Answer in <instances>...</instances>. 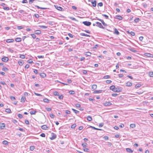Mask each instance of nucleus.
Listing matches in <instances>:
<instances>
[{"mask_svg": "<svg viewBox=\"0 0 153 153\" xmlns=\"http://www.w3.org/2000/svg\"><path fill=\"white\" fill-rule=\"evenodd\" d=\"M82 23L85 25L87 26H89L91 24V23L89 22L84 21L82 22Z\"/></svg>", "mask_w": 153, "mask_h": 153, "instance_id": "1", "label": "nucleus"}, {"mask_svg": "<svg viewBox=\"0 0 153 153\" xmlns=\"http://www.w3.org/2000/svg\"><path fill=\"white\" fill-rule=\"evenodd\" d=\"M96 24H97L96 26L97 27L101 28H104V27L100 23L98 22H96Z\"/></svg>", "mask_w": 153, "mask_h": 153, "instance_id": "2", "label": "nucleus"}, {"mask_svg": "<svg viewBox=\"0 0 153 153\" xmlns=\"http://www.w3.org/2000/svg\"><path fill=\"white\" fill-rule=\"evenodd\" d=\"M56 137V134L53 133H52V137H50V139L51 140H53L55 139Z\"/></svg>", "mask_w": 153, "mask_h": 153, "instance_id": "3", "label": "nucleus"}, {"mask_svg": "<svg viewBox=\"0 0 153 153\" xmlns=\"http://www.w3.org/2000/svg\"><path fill=\"white\" fill-rule=\"evenodd\" d=\"M144 55L149 57H153V55L150 53H145Z\"/></svg>", "mask_w": 153, "mask_h": 153, "instance_id": "4", "label": "nucleus"}, {"mask_svg": "<svg viewBox=\"0 0 153 153\" xmlns=\"http://www.w3.org/2000/svg\"><path fill=\"white\" fill-rule=\"evenodd\" d=\"M103 105L105 106H108L110 105H112V103L111 102H106L103 103Z\"/></svg>", "mask_w": 153, "mask_h": 153, "instance_id": "5", "label": "nucleus"}, {"mask_svg": "<svg viewBox=\"0 0 153 153\" xmlns=\"http://www.w3.org/2000/svg\"><path fill=\"white\" fill-rule=\"evenodd\" d=\"M96 18L97 20L100 21L104 26H106L107 25L105 23V22H104L103 20L99 18H98L97 17H96Z\"/></svg>", "mask_w": 153, "mask_h": 153, "instance_id": "6", "label": "nucleus"}, {"mask_svg": "<svg viewBox=\"0 0 153 153\" xmlns=\"http://www.w3.org/2000/svg\"><path fill=\"white\" fill-rule=\"evenodd\" d=\"M1 60L3 62H7L9 60V59L7 57H5L2 58L1 59Z\"/></svg>", "mask_w": 153, "mask_h": 153, "instance_id": "7", "label": "nucleus"}, {"mask_svg": "<svg viewBox=\"0 0 153 153\" xmlns=\"http://www.w3.org/2000/svg\"><path fill=\"white\" fill-rule=\"evenodd\" d=\"M55 7L57 9L61 11H63L64 10V9L61 7H60L57 5H56V6H55Z\"/></svg>", "mask_w": 153, "mask_h": 153, "instance_id": "8", "label": "nucleus"}, {"mask_svg": "<svg viewBox=\"0 0 153 153\" xmlns=\"http://www.w3.org/2000/svg\"><path fill=\"white\" fill-rule=\"evenodd\" d=\"M5 126V124L4 123H0V128L1 129H3L4 128Z\"/></svg>", "mask_w": 153, "mask_h": 153, "instance_id": "9", "label": "nucleus"}, {"mask_svg": "<svg viewBox=\"0 0 153 153\" xmlns=\"http://www.w3.org/2000/svg\"><path fill=\"white\" fill-rule=\"evenodd\" d=\"M121 89L119 88H115L114 90V92H119L121 91Z\"/></svg>", "mask_w": 153, "mask_h": 153, "instance_id": "10", "label": "nucleus"}, {"mask_svg": "<svg viewBox=\"0 0 153 153\" xmlns=\"http://www.w3.org/2000/svg\"><path fill=\"white\" fill-rule=\"evenodd\" d=\"M14 41V40L13 39H8L6 40V42L7 43L13 42Z\"/></svg>", "mask_w": 153, "mask_h": 153, "instance_id": "11", "label": "nucleus"}, {"mask_svg": "<svg viewBox=\"0 0 153 153\" xmlns=\"http://www.w3.org/2000/svg\"><path fill=\"white\" fill-rule=\"evenodd\" d=\"M115 18L116 19H117L120 20H122L123 19V17L119 15H116V16Z\"/></svg>", "mask_w": 153, "mask_h": 153, "instance_id": "12", "label": "nucleus"}, {"mask_svg": "<svg viewBox=\"0 0 153 153\" xmlns=\"http://www.w3.org/2000/svg\"><path fill=\"white\" fill-rule=\"evenodd\" d=\"M91 4H92V5L94 7H95L96 6V1L95 0L94 1H91Z\"/></svg>", "mask_w": 153, "mask_h": 153, "instance_id": "13", "label": "nucleus"}, {"mask_svg": "<svg viewBox=\"0 0 153 153\" xmlns=\"http://www.w3.org/2000/svg\"><path fill=\"white\" fill-rule=\"evenodd\" d=\"M132 84V82H128L126 83V85L127 86L129 87L131 86Z\"/></svg>", "mask_w": 153, "mask_h": 153, "instance_id": "14", "label": "nucleus"}, {"mask_svg": "<svg viewBox=\"0 0 153 153\" xmlns=\"http://www.w3.org/2000/svg\"><path fill=\"white\" fill-rule=\"evenodd\" d=\"M40 76L43 78H44L46 76V74L45 73H42L40 74Z\"/></svg>", "mask_w": 153, "mask_h": 153, "instance_id": "15", "label": "nucleus"}, {"mask_svg": "<svg viewBox=\"0 0 153 153\" xmlns=\"http://www.w3.org/2000/svg\"><path fill=\"white\" fill-rule=\"evenodd\" d=\"M80 35L82 36H85L87 37H90V36L89 35H88L84 33H80Z\"/></svg>", "mask_w": 153, "mask_h": 153, "instance_id": "16", "label": "nucleus"}, {"mask_svg": "<svg viewBox=\"0 0 153 153\" xmlns=\"http://www.w3.org/2000/svg\"><path fill=\"white\" fill-rule=\"evenodd\" d=\"M20 66H22L23 64V62L22 60H21L18 62Z\"/></svg>", "mask_w": 153, "mask_h": 153, "instance_id": "17", "label": "nucleus"}, {"mask_svg": "<svg viewBox=\"0 0 153 153\" xmlns=\"http://www.w3.org/2000/svg\"><path fill=\"white\" fill-rule=\"evenodd\" d=\"M102 90H96L94 91V92H93L94 94H97L98 93H102Z\"/></svg>", "mask_w": 153, "mask_h": 153, "instance_id": "18", "label": "nucleus"}, {"mask_svg": "<svg viewBox=\"0 0 153 153\" xmlns=\"http://www.w3.org/2000/svg\"><path fill=\"white\" fill-rule=\"evenodd\" d=\"M48 127L46 125H43L41 126V128L43 130H46Z\"/></svg>", "mask_w": 153, "mask_h": 153, "instance_id": "19", "label": "nucleus"}, {"mask_svg": "<svg viewBox=\"0 0 153 153\" xmlns=\"http://www.w3.org/2000/svg\"><path fill=\"white\" fill-rule=\"evenodd\" d=\"M114 33L115 34H116L117 35H118L119 34V32L117 30V29L116 28H114Z\"/></svg>", "mask_w": 153, "mask_h": 153, "instance_id": "20", "label": "nucleus"}, {"mask_svg": "<svg viewBox=\"0 0 153 153\" xmlns=\"http://www.w3.org/2000/svg\"><path fill=\"white\" fill-rule=\"evenodd\" d=\"M15 41L17 42H19L21 41V39L20 38H16L15 39Z\"/></svg>", "mask_w": 153, "mask_h": 153, "instance_id": "21", "label": "nucleus"}, {"mask_svg": "<svg viewBox=\"0 0 153 153\" xmlns=\"http://www.w3.org/2000/svg\"><path fill=\"white\" fill-rule=\"evenodd\" d=\"M87 120L89 121H91L92 120V117L90 116H88L87 117Z\"/></svg>", "mask_w": 153, "mask_h": 153, "instance_id": "22", "label": "nucleus"}, {"mask_svg": "<svg viewBox=\"0 0 153 153\" xmlns=\"http://www.w3.org/2000/svg\"><path fill=\"white\" fill-rule=\"evenodd\" d=\"M41 33V31L39 30H36L35 32V33L36 34H39Z\"/></svg>", "mask_w": 153, "mask_h": 153, "instance_id": "23", "label": "nucleus"}, {"mask_svg": "<svg viewBox=\"0 0 153 153\" xmlns=\"http://www.w3.org/2000/svg\"><path fill=\"white\" fill-rule=\"evenodd\" d=\"M115 88V86L112 85L110 87V90L113 91H114V90Z\"/></svg>", "mask_w": 153, "mask_h": 153, "instance_id": "24", "label": "nucleus"}, {"mask_svg": "<svg viewBox=\"0 0 153 153\" xmlns=\"http://www.w3.org/2000/svg\"><path fill=\"white\" fill-rule=\"evenodd\" d=\"M97 85H96L94 84L92 85V88L94 90H95L97 88Z\"/></svg>", "mask_w": 153, "mask_h": 153, "instance_id": "25", "label": "nucleus"}, {"mask_svg": "<svg viewBox=\"0 0 153 153\" xmlns=\"http://www.w3.org/2000/svg\"><path fill=\"white\" fill-rule=\"evenodd\" d=\"M126 151L127 152H133V151H132L131 149L128 148L126 149Z\"/></svg>", "mask_w": 153, "mask_h": 153, "instance_id": "26", "label": "nucleus"}, {"mask_svg": "<svg viewBox=\"0 0 153 153\" xmlns=\"http://www.w3.org/2000/svg\"><path fill=\"white\" fill-rule=\"evenodd\" d=\"M91 53L89 52H86L85 54V55L86 56H90L91 55Z\"/></svg>", "mask_w": 153, "mask_h": 153, "instance_id": "27", "label": "nucleus"}, {"mask_svg": "<svg viewBox=\"0 0 153 153\" xmlns=\"http://www.w3.org/2000/svg\"><path fill=\"white\" fill-rule=\"evenodd\" d=\"M5 111L8 113H10L11 112V110L10 108H7L5 110Z\"/></svg>", "mask_w": 153, "mask_h": 153, "instance_id": "28", "label": "nucleus"}, {"mask_svg": "<svg viewBox=\"0 0 153 153\" xmlns=\"http://www.w3.org/2000/svg\"><path fill=\"white\" fill-rule=\"evenodd\" d=\"M21 101L24 102L26 100V98L25 97H22L21 99Z\"/></svg>", "mask_w": 153, "mask_h": 153, "instance_id": "29", "label": "nucleus"}, {"mask_svg": "<svg viewBox=\"0 0 153 153\" xmlns=\"http://www.w3.org/2000/svg\"><path fill=\"white\" fill-rule=\"evenodd\" d=\"M3 144L4 145H8V142L6 140H4L2 142Z\"/></svg>", "mask_w": 153, "mask_h": 153, "instance_id": "30", "label": "nucleus"}, {"mask_svg": "<svg viewBox=\"0 0 153 153\" xmlns=\"http://www.w3.org/2000/svg\"><path fill=\"white\" fill-rule=\"evenodd\" d=\"M36 112V111H31L30 112V113L31 115L35 114Z\"/></svg>", "mask_w": 153, "mask_h": 153, "instance_id": "31", "label": "nucleus"}, {"mask_svg": "<svg viewBox=\"0 0 153 153\" xmlns=\"http://www.w3.org/2000/svg\"><path fill=\"white\" fill-rule=\"evenodd\" d=\"M43 101L47 103H48L49 102V100L47 98H45L43 99Z\"/></svg>", "mask_w": 153, "mask_h": 153, "instance_id": "32", "label": "nucleus"}, {"mask_svg": "<svg viewBox=\"0 0 153 153\" xmlns=\"http://www.w3.org/2000/svg\"><path fill=\"white\" fill-rule=\"evenodd\" d=\"M130 126V127L132 128H134L136 126L134 124H131Z\"/></svg>", "mask_w": 153, "mask_h": 153, "instance_id": "33", "label": "nucleus"}, {"mask_svg": "<svg viewBox=\"0 0 153 153\" xmlns=\"http://www.w3.org/2000/svg\"><path fill=\"white\" fill-rule=\"evenodd\" d=\"M53 94L55 96H59V93L57 91H54L53 92Z\"/></svg>", "mask_w": 153, "mask_h": 153, "instance_id": "34", "label": "nucleus"}, {"mask_svg": "<svg viewBox=\"0 0 153 153\" xmlns=\"http://www.w3.org/2000/svg\"><path fill=\"white\" fill-rule=\"evenodd\" d=\"M141 86V85L140 84H137L135 86V88H138L140 87Z\"/></svg>", "mask_w": 153, "mask_h": 153, "instance_id": "35", "label": "nucleus"}, {"mask_svg": "<svg viewBox=\"0 0 153 153\" xmlns=\"http://www.w3.org/2000/svg\"><path fill=\"white\" fill-rule=\"evenodd\" d=\"M39 27H40L41 28L43 29H46L48 27L44 25H40L39 26Z\"/></svg>", "mask_w": 153, "mask_h": 153, "instance_id": "36", "label": "nucleus"}, {"mask_svg": "<svg viewBox=\"0 0 153 153\" xmlns=\"http://www.w3.org/2000/svg\"><path fill=\"white\" fill-rule=\"evenodd\" d=\"M149 74L150 77H153V72H149Z\"/></svg>", "mask_w": 153, "mask_h": 153, "instance_id": "37", "label": "nucleus"}, {"mask_svg": "<svg viewBox=\"0 0 153 153\" xmlns=\"http://www.w3.org/2000/svg\"><path fill=\"white\" fill-rule=\"evenodd\" d=\"M110 76L109 75H106L103 77V79H108L110 78Z\"/></svg>", "mask_w": 153, "mask_h": 153, "instance_id": "38", "label": "nucleus"}, {"mask_svg": "<svg viewBox=\"0 0 153 153\" xmlns=\"http://www.w3.org/2000/svg\"><path fill=\"white\" fill-rule=\"evenodd\" d=\"M129 50L130 51H132V52H134V53H136V52L137 51H136V50H135L132 49L131 48H129Z\"/></svg>", "mask_w": 153, "mask_h": 153, "instance_id": "39", "label": "nucleus"}, {"mask_svg": "<svg viewBox=\"0 0 153 153\" xmlns=\"http://www.w3.org/2000/svg\"><path fill=\"white\" fill-rule=\"evenodd\" d=\"M36 7L38 9H47L46 8L41 7L38 6H36Z\"/></svg>", "mask_w": 153, "mask_h": 153, "instance_id": "40", "label": "nucleus"}, {"mask_svg": "<svg viewBox=\"0 0 153 153\" xmlns=\"http://www.w3.org/2000/svg\"><path fill=\"white\" fill-rule=\"evenodd\" d=\"M139 20L140 19L139 18H136L134 19V21L135 22L137 23L139 22Z\"/></svg>", "mask_w": 153, "mask_h": 153, "instance_id": "41", "label": "nucleus"}, {"mask_svg": "<svg viewBox=\"0 0 153 153\" xmlns=\"http://www.w3.org/2000/svg\"><path fill=\"white\" fill-rule=\"evenodd\" d=\"M35 149V147L34 146H30V149L31 151Z\"/></svg>", "mask_w": 153, "mask_h": 153, "instance_id": "42", "label": "nucleus"}, {"mask_svg": "<svg viewBox=\"0 0 153 153\" xmlns=\"http://www.w3.org/2000/svg\"><path fill=\"white\" fill-rule=\"evenodd\" d=\"M10 99H11V100H16V98H15L13 97V96H10Z\"/></svg>", "mask_w": 153, "mask_h": 153, "instance_id": "43", "label": "nucleus"}, {"mask_svg": "<svg viewBox=\"0 0 153 153\" xmlns=\"http://www.w3.org/2000/svg\"><path fill=\"white\" fill-rule=\"evenodd\" d=\"M91 127L92 128V129H95V130H102L101 129L97 128H95L94 127H93V126H91Z\"/></svg>", "mask_w": 153, "mask_h": 153, "instance_id": "44", "label": "nucleus"}, {"mask_svg": "<svg viewBox=\"0 0 153 153\" xmlns=\"http://www.w3.org/2000/svg\"><path fill=\"white\" fill-rule=\"evenodd\" d=\"M2 70L3 71H6L8 70V69L7 68L5 67L3 68Z\"/></svg>", "mask_w": 153, "mask_h": 153, "instance_id": "45", "label": "nucleus"}, {"mask_svg": "<svg viewBox=\"0 0 153 153\" xmlns=\"http://www.w3.org/2000/svg\"><path fill=\"white\" fill-rule=\"evenodd\" d=\"M63 96L62 95H59V98L60 100H62L63 98Z\"/></svg>", "mask_w": 153, "mask_h": 153, "instance_id": "46", "label": "nucleus"}, {"mask_svg": "<svg viewBox=\"0 0 153 153\" xmlns=\"http://www.w3.org/2000/svg\"><path fill=\"white\" fill-rule=\"evenodd\" d=\"M20 58L22 59H24L25 58V56L24 55H21L19 56Z\"/></svg>", "mask_w": 153, "mask_h": 153, "instance_id": "47", "label": "nucleus"}, {"mask_svg": "<svg viewBox=\"0 0 153 153\" xmlns=\"http://www.w3.org/2000/svg\"><path fill=\"white\" fill-rule=\"evenodd\" d=\"M102 16L105 17V18L106 19H108V16L107 15H105V14H102Z\"/></svg>", "mask_w": 153, "mask_h": 153, "instance_id": "48", "label": "nucleus"}, {"mask_svg": "<svg viewBox=\"0 0 153 153\" xmlns=\"http://www.w3.org/2000/svg\"><path fill=\"white\" fill-rule=\"evenodd\" d=\"M87 145V144L86 143H82V146L83 147H85L86 145Z\"/></svg>", "mask_w": 153, "mask_h": 153, "instance_id": "49", "label": "nucleus"}, {"mask_svg": "<svg viewBox=\"0 0 153 153\" xmlns=\"http://www.w3.org/2000/svg\"><path fill=\"white\" fill-rule=\"evenodd\" d=\"M98 6L102 7L103 6V3L102 2H100L98 4Z\"/></svg>", "mask_w": 153, "mask_h": 153, "instance_id": "50", "label": "nucleus"}, {"mask_svg": "<svg viewBox=\"0 0 153 153\" xmlns=\"http://www.w3.org/2000/svg\"><path fill=\"white\" fill-rule=\"evenodd\" d=\"M32 37L33 38L35 39L36 38V36L34 34H31Z\"/></svg>", "mask_w": 153, "mask_h": 153, "instance_id": "51", "label": "nucleus"}, {"mask_svg": "<svg viewBox=\"0 0 153 153\" xmlns=\"http://www.w3.org/2000/svg\"><path fill=\"white\" fill-rule=\"evenodd\" d=\"M76 126V124H74L71 125V128H74Z\"/></svg>", "mask_w": 153, "mask_h": 153, "instance_id": "52", "label": "nucleus"}, {"mask_svg": "<svg viewBox=\"0 0 153 153\" xmlns=\"http://www.w3.org/2000/svg\"><path fill=\"white\" fill-rule=\"evenodd\" d=\"M18 117L20 118H22V114H19L18 115Z\"/></svg>", "mask_w": 153, "mask_h": 153, "instance_id": "53", "label": "nucleus"}, {"mask_svg": "<svg viewBox=\"0 0 153 153\" xmlns=\"http://www.w3.org/2000/svg\"><path fill=\"white\" fill-rule=\"evenodd\" d=\"M69 93L70 94H74L75 93L74 91H69Z\"/></svg>", "mask_w": 153, "mask_h": 153, "instance_id": "54", "label": "nucleus"}, {"mask_svg": "<svg viewBox=\"0 0 153 153\" xmlns=\"http://www.w3.org/2000/svg\"><path fill=\"white\" fill-rule=\"evenodd\" d=\"M50 117L52 118H53L55 117V115L53 114H50Z\"/></svg>", "mask_w": 153, "mask_h": 153, "instance_id": "55", "label": "nucleus"}, {"mask_svg": "<svg viewBox=\"0 0 153 153\" xmlns=\"http://www.w3.org/2000/svg\"><path fill=\"white\" fill-rule=\"evenodd\" d=\"M124 125L123 123H121V124L119 125V127L121 128H123L124 127Z\"/></svg>", "mask_w": 153, "mask_h": 153, "instance_id": "56", "label": "nucleus"}, {"mask_svg": "<svg viewBox=\"0 0 153 153\" xmlns=\"http://www.w3.org/2000/svg\"><path fill=\"white\" fill-rule=\"evenodd\" d=\"M76 107L77 108H80L81 106V105L80 104H76L75 105Z\"/></svg>", "mask_w": 153, "mask_h": 153, "instance_id": "57", "label": "nucleus"}, {"mask_svg": "<svg viewBox=\"0 0 153 153\" xmlns=\"http://www.w3.org/2000/svg\"><path fill=\"white\" fill-rule=\"evenodd\" d=\"M83 150L85 152H88L89 151V149L87 148H85L84 149H83Z\"/></svg>", "mask_w": 153, "mask_h": 153, "instance_id": "58", "label": "nucleus"}, {"mask_svg": "<svg viewBox=\"0 0 153 153\" xmlns=\"http://www.w3.org/2000/svg\"><path fill=\"white\" fill-rule=\"evenodd\" d=\"M3 9L6 10H8L10 9L9 7H4L3 8Z\"/></svg>", "mask_w": 153, "mask_h": 153, "instance_id": "59", "label": "nucleus"}, {"mask_svg": "<svg viewBox=\"0 0 153 153\" xmlns=\"http://www.w3.org/2000/svg\"><path fill=\"white\" fill-rule=\"evenodd\" d=\"M104 123H101L99 124V127H101L103 126Z\"/></svg>", "mask_w": 153, "mask_h": 153, "instance_id": "60", "label": "nucleus"}, {"mask_svg": "<svg viewBox=\"0 0 153 153\" xmlns=\"http://www.w3.org/2000/svg\"><path fill=\"white\" fill-rule=\"evenodd\" d=\"M68 36L71 38H73V35L70 33H68Z\"/></svg>", "mask_w": 153, "mask_h": 153, "instance_id": "61", "label": "nucleus"}, {"mask_svg": "<svg viewBox=\"0 0 153 153\" xmlns=\"http://www.w3.org/2000/svg\"><path fill=\"white\" fill-rule=\"evenodd\" d=\"M46 109L48 111H50L51 110V108H46Z\"/></svg>", "mask_w": 153, "mask_h": 153, "instance_id": "62", "label": "nucleus"}, {"mask_svg": "<svg viewBox=\"0 0 153 153\" xmlns=\"http://www.w3.org/2000/svg\"><path fill=\"white\" fill-rule=\"evenodd\" d=\"M29 67V65L28 64H26L25 65V69H27Z\"/></svg>", "mask_w": 153, "mask_h": 153, "instance_id": "63", "label": "nucleus"}, {"mask_svg": "<svg viewBox=\"0 0 153 153\" xmlns=\"http://www.w3.org/2000/svg\"><path fill=\"white\" fill-rule=\"evenodd\" d=\"M40 136L42 137H45V134L44 133L41 134Z\"/></svg>", "mask_w": 153, "mask_h": 153, "instance_id": "64", "label": "nucleus"}]
</instances>
